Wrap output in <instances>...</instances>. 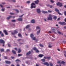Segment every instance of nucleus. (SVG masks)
<instances>
[{
    "label": "nucleus",
    "instance_id": "obj_1",
    "mask_svg": "<svg viewBox=\"0 0 66 66\" xmlns=\"http://www.w3.org/2000/svg\"><path fill=\"white\" fill-rule=\"evenodd\" d=\"M35 3H32L31 4V7H30L31 9H33V8H35L36 7V5H35V4H38V3H39V0H37L34 1Z\"/></svg>",
    "mask_w": 66,
    "mask_h": 66
},
{
    "label": "nucleus",
    "instance_id": "obj_2",
    "mask_svg": "<svg viewBox=\"0 0 66 66\" xmlns=\"http://www.w3.org/2000/svg\"><path fill=\"white\" fill-rule=\"evenodd\" d=\"M49 63H48V62H44V63H43V64L44 65H46V66H53V64L52 63V62H49Z\"/></svg>",
    "mask_w": 66,
    "mask_h": 66
},
{
    "label": "nucleus",
    "instance_id": "obj_3",
    "mask_svg": "<svg viewBox=\"0 0 66 66\" xmlns=\"http://www.w3.org/2000/svg\"><path fill=\"white\" fill-rule=\"evenodd\" d=\"M49 17L47 18L48 20H52V15L51 14H49Z\"/></svg>",
    "mask_w": 66,
    "mask_h": 66
},
{
    "label": "nucleus",
    "instance_id": "obj_4",
    "mask_svg": "<svg viewBox=\"0 0 66 66\" xmlns=\"http://www.w3.org/2000/svg\"><path fill=\"white\" fill-rule=\"evenodd\" d=\"M59 23L62 26H66V23L65 22H59Z\"/></svg>",
    "mask_w": 66,
    "mask_h": 66
},
{
    "label": "nucleus",
    "instance_id": "obj_5",
    "mask_svg": "<svg viewBox=\"0 0 66 66\" xmlns=\"http://www.w3.org/2000/svg\"><path fill=\"white\" fill-rule=\"evenodd\" d=\"M56 5L57 6L61 7L62 6V3L59 2H58L57 3H56Z\"/></svg>",
    "mask_w": 66,
    "mask_h": 66
},
{
    "label": "nucleus",
    "instance_id": "obj_6",
    "mask_svg": "<svg viewBox=\"0 0 66 66\" xmlns=\"http://www.w3.org/2000/svg\"><path fill=\"white\" fill-rule=\"evenodd\" d=\"M55 11H56V12H57V13H58V14H59V15H62V14L61 13H60L59 12V10H58V9H55Z\"/></svg>",
    "mask_w": 66,
    "mask_h": 66
},
{
    "label": "nucleus",
    "instance_id": "obj_7",
    "mask_svg": "<svg viewBox=\"0 0 66 66\" xmlns=\"http://www.w3.org/2000/svg\"><path fill=\"white\" fill-rule=\"evenodd\" d=\"M55 27H52L51 28V31L52 32H54V33H55V32L54 31H56V30L55 29Z\"/></svg>",
    "mask_w": 66,
    "mask_h": 66
},
{
    "label": "nucleus",
    "instance_id": "obj_8",
    "mask_svg": "<svg viewBox=\"0 0 66 66\" xmlns=\"http://www.w3.org/2000/svg\"><path fill=\"white\" fill-rule=\"evenodd\" d=\"M0 43L1 44H5V42L3 39H0Z\"/></svg>",
    "mask_w": 66,
    "mask_h": 66
},
{
    "label": "nucleus",
    "instance_id": "obj_9",
    "mask_svg": "<svg viewBox=\"0 0 66 66\" xmlns=\"http://www.w3.org/2000/svg\"><path fill=\"white\" fill-rule=\"evenodd\" d=\"M14 33L13 32L12 33V35H15V34H17V33H18V32L17 31H16V30H14Z\"/></svg>",
    "mask_w": 66,
    "mask_h": 66
},
{
    "label": "nucleus",
    "instance_id": "obj_10",
    "mask_svg": "<svg viewBox=\"0 0 66 66\" xmlns=\"http://www.w3.org/2000/svg\"><path fill=\"white\" fill-rule=\"evenodd\" d=\"M44 56V55L41 54H39L38 55V56L39 57H43Z\"/></svg>",
    "mask_w": 66,
    "mask_h": 66
},
{
    "label": "nucleus",
    "instance_id": "obj_11",
    "mask_svg": "<svg viewBox=\"0 0 66 66\" xmlns=\"http://www.w3.org/2000/svg\"><path fill=\"white\" fill-rule=\"evenodd\" d=\"M37 13L38 14H39V13H40L41 11H40V10L39 9H37Z\"/></svg>",
    "mask_w": 66,
    "mask_h": 66
},
{
    "label": "nucleus",
    "instance_id": "obj_12",
    "mask_svg": "<svg viewBox=\"0 0 66 66\" xmlns=\"http://www.w3.org/2000/svg\"><path fill=\"white\" fill-rule=\"evenodd\" d=\"M5 62L6 63V64H10L11 63V62L9 61H5Z\"/></svg>",
    "mask_w": 66,
    "mask_h": 66
},
{
    "label": "nucleus",
    "instance_id": "obj_13",
    "mask_svg": "<svg viewBox=\"0 0 66 66\" xmlns=\"http://www.w3.org/2000/svg\"><path fill=\"white\" fill-rule=\"evenodd\" d=\"M31 53V51H29L28 53H27L26 55L28 56V55H30Z\"/></svg>",
    "mask_w": 66,
    "mask_h": 66
},
{
    "label": "nucleus",
    "instance_id": "obj_14",
    "mask_svg": "<svg viewBox=\"0 0 66 66\" xmlns=\"http://www.w3.org/2000/svg\"><path fill=\"white\" fill-rule=\"evenodd\" d=\"M4 32L5 33V35H8V34L7 33V31H6V30H4Z\"/></svg>",
    "mask_w": 66,
    "mask_h": 66
},
{
    "label": "nucleus",
    "instance_id": "obj_15",
    "mask_svg": "<svg viewBox=\"0 0 66 66\" xmlns=\"http://www.w3.org/2000/svg\"><path fill=\"white\" fill-rule=\"evenodd\" d=\"M17 20H18V21H22V19L21 18H18L17 19Z\"/></svg>",
    "mask_w": 66,
    "mask_h": 66
},
{
    "label": "nucleus",
    "instance_id": "obj_16",
    "mask_svg": "<svg viewBox=\"0 0 66 66\" xmlns=\"http://www.w3.org/2000/svg\"><path fill=\"white\" fill-rule=\"evenodd\" d=\"M57 32L58 33V34H61V35H63V33L62 32H60V31H58Z\"/></svg>",
    "mask_w": 66,
    "mask_h": 66
},
{
    "label": "nucleus",
    "instance_id": "obj_17",
    "mask_svg": "<svg viewBox=\"0 0 66 66\" xmlns=\"http://www.w3.org/2000/svg\"><path fill=\"white\" fill-rule=\"evenodd\" d=\"M42 12L43 14H47L48 12L47 11H42Z\"/></svg>",
    "mask_w": 66,
    "mask_h": 66
},
{
    "label": "nucleus",
    "instance_id": "obj_18",
    "mask_svg": "<svg viewBox=\"0 0 66 66\" xmlns=\"http://www.w3.org/2000/svg\"><path fill=\"white\" fill-rule=\"evenodd\" d=\"M41 61L43 62H46V60L45 59H41Z\"/></svg>",
    "mask_w": 66,
    "mask_h": 66
},
{
    "label": "nucleus",
    "instance_id": "obj_19",
    "mask_svg": "<svg viewBox=\"0 0 66 66\" xmlns=\"http://www.w3.org/2000/svg\"><path fill=\"white\" fill-rule=\"evenodd\" d=\"M12 52L13 53V54H16V51H15L14 50H12Z\"/></svg>",
    "mask_w": 66,
    "mask_h": 66
},
{
    "label": "nucleus",
    "instance_id": "obj_20",
    "mask_svg": "<svg viewBox=\"0 0 66 66\" xmlns=\"http://www.w3.org/2000/svg\"><path fill=\"white\" fill-rule=\"evenodd\" d=\"M18 36L19 37H21V38H22V36H21V35L20 34H19Z\"/></svg>",
    "mask_w": 66,
    "mask_h": 66
},
{
    "label": "nucleus",
    "instance_id": "obj_21",
    "mask_svg": "<svg viewBox=\"0 0 66 66\" xmlns=\"http://www.w3.org/2000/svg\"><path fill=\"white\" fill-rule=\"evenodd\" d=\"M53 18L54 19V20H55L56 19V18H57V17L56 16H54Z\"/></svg>",
    "mask_w": 66,
    "mask_h": 66
},
{
    "label": "nucleus",
    "instance_id": "obj_22",
    "mask_svg": "<svg viewBox=\"0 0 66 66\" xmlns=\"http://www.w3.org/2000/svg\"><path fill=\"white\" fill-rule=\"evenodd\" d=\"M31 23H35V20H32L31 21Z\"/></svg>",
    "mask_w": 66,
    "mask_h": 66
},
{
    "label": "nucleus",
    "instance_id": "obj_23",
    "mask_svg": "<svg viewBox=\"0 0 66 66\" xmlns=\"http://www.w3.org/2000/svg\"><path fill=\"white\" fill-rule=\"evenodd\" d=\"M21 51V50H20V48H19L18 49V53H20Z\"/></svg>",
    "mask_w": 66,
    "mask_h": 66
},
{
    "label": "nucleus",
    "instance_id": "obj_24",
    "mask_svg": "<svg viewBox=\"0 0 66 66\" xmlns=\"http://www.w3.org/2000/svg\"><path fill=\"white\" fill-rule=\"evenodd\" d=\"M9 16V17H7V20H9V19H10V18L12 17L11 16Z\"/></svg>",
    "mask_w": 66,
    "mask_h": 66
},
{
    "label": "nucleus",
    "instance_id": "obj_25",
    "mask_svg": "<svg viewBox=\"0 0 66 66\" xmlns=\"http://www.w3.org/2000/svg\"><path fill=\"white\" fill-rule=\"evenodd\" d=\"M30 37L31 38H33L34 37V35L33 34H31L30 35Z\"/></svg>",
    "mask_w": 66,
    "mask_h": 66
},
{
    "label": "nucleus",
    "instance_id": "obj_26",
    "mask_svg": "<svg viewBox=\"0 0 66 66\" xmlns=\"http://www.w3.org/2000/svg\"><path fill=\"white\" fill-rule=\"evenodd\" d=\"M0 51L1 52H4V49H0Z\"/></svg>",
    "mask_w": 66,
    "mask_h": 66
},
{
    "label": "nucleus",
    "instance_id": "obj_27",
    "mask_svg": "<svg viewBox=\"0 0 66 66\" xmlns=\"http://www.w3.org/2000/svg\"><path fill=\"white\" fill-rule=\"evenodd\" d=\"M51 59V57H47L46 59H47V60H49L50 59Z\"/></svg>",
    "mask_w": 66,
    "mask_h": 66
},
{
    "label": "nucleus",
    "instance_id": "obj_28",
    "mask_svg": "<svg viewBox=\"0 0 66 66\" xmlns=\"http://www.w3.org/2000/svg\"><path fill=\"white\" fill-rule=\"evenodd\" d=\"M40 30H39L37 32V35L39 33H40Z\"/></svg>",
    "mask_w": 66,
    "mask_h": 66
},
{
    "label": "nucleus",
    "instance_id": "obj_29",
    "mask_svg": "<svg viewBox=\"0 0 66 66\" xmlns=\"http://www.w3.org/2000/svg\"><path fill=\"white\" fill-rule=\"evenodd\" d=\"M57 64H61V61H57Z\"/></svg>",
    "mask_w": 66,
    "mask_h": 66
},
{
    "label": "nucleus",
    "instance_id": "obj_30",
    "mask_svg": "<svg viewBox=\"0 0 66 66\" xmlns=\"http://www.w3.org/2000/svg\"><path fill=\"white\" fill-rule=\"evenodd\" d=\"M30 27V25H28L26 27V29H28Z\"/></svg>",
    "mask_w": 66,
    "mask_h": 66
},
{
    "label": "nucleus",
    "instance_id": "obj_31",
    "mask_svg": "<svg viewBox=\"0 0 66 66\" xmlns=\"http://www.w3.org/2000/svg\"><path fill=\"white\" fill-rule=\"evenodd\" d=\"M61 63L62 64H65V62L63 61H62L61 62Z\"/></svg>",
    "mask_w": 66,
    "mask_h": 66
},
{
    "label": "nucleus",
    "instance_id": "obj_32",
    "mask_svg": "<svg viewBox=\"0 0 66 66\" xmlns=\"http://www.w3.org/2000/svg\"><path fill=\"white\" fill-rule=\"evenodd\" d=\"M40 29V28H39V27L38 26L36 28V30H38V29Z\"/></svg>",
    "mask_w": 66,
    "mask_h": 66
},
{
    "label": "nucleus",
    "instance_id": "obj_33",
    "mask_svg": "<svg viewBox=\"0 0 66 66\" xmlns=\"http://www.w3.org/2000/svg\"><path fill=\"white\" fill-rule=\"evenodd\" d=\"M11 21L13 22H16V20H12Z\"/></svg>",
    "mask_w": 66,
    "mask_h": 66
},
{
    "label": "nucleus",
    "instance_id": "obj_34",
    "mask_svg": "<svg viewBox=\"0 0 66 66\" xmlns=\"http://www.w3.org/2000/svg\"><path fill=\"white\" fill-rule=\"evenodd\" d=\"M37 49V48H36V47H35L33 48V50L35 51H36Z\"/></svg>",
    "mask_w": 66,
    "mask_h": 66
},
{
    "label": "nucleus",
    "instance_id": "obj_35",
    "mask_svg": "<svg viewBox=\"0 0 66 66\" xmlns=\"http://www.w3.org/2000/svg\"><path fill=\"white\" fill-rule=\"evenodd\" d=\"M40 46L41 47H44V46L43 45L40 44Z\"/></svg>",
    "mask_w": 66,
    "mask_h": 66
},
{
    "label": "nucleus",
    "instance_id": "obj_36",
    "mask_svg": "<svg viewBox=\"0 0 66 66\" xmlns=\"http://www.w3.org/2000/svg\"><path fill=\"white\" fill-rule=\"evenodd\" d=\"M15 11H16V12L18 13H19V11L17 9H15Z\"/></svg>",
    "mask_w": 66,
    "mask_h": 66
},
{
    "label": "nucleus",
    "instance_id": "obj_37",
    "mask_svg": "<svg viewBox=\"0 0 66 66\" xmlns=\"http://www.w3.org/2000/svg\"><path fill=\"white\" fill-rule=\"evenodd\" d=\"M27 3L28 4H29L30 3V1H27Z\"/></svg>",
    "mask_w": 66,
    "mask_h": 66
},
{
    "label": "nucleus",
    "instance_id": "obj_38",
    "mask_svg": "<svg viewBox=\"0 0 66 66\" xmlns=\"http://www.w3.org/2000/svg\"><path fill=\"white\" fill-rule=\"evenodd\" d=\"M37 53H38L39 52V51L37 50V49L35 51Z\"/></svg>",
    "mask_w": 66,
    "mask_h": 66
},
{
    "label": "nucleus",
    "instance_id": "obj_39",
    "mask_svg": "<svg viewBox=\"0 0 66 66\" xmlns=\"http://www.w3.org/2000/svg\"><path fill=\"white\" fill-rule=\"evenodd\" d=\"M50 2H51V3H54V1L52 0H51L50 1Z\"/></svg>",
    "mask_w": 66,
    "mask_h": 66
},
{
    "label": "nucleus",
    "instance_id": "obj_40",
    "mask_svg": "<svg viewBox=\"0 0 66 66\" xmlns=\"http://www.w3.org/2000/svg\"><path fill=\"white\" fill-rule=\"evenodd\" d=\"M22 54H18V56L19 57V56H22Z\"/></svg>",
    "mask_w": 66,
    "mask_h": 66
},
{
    "label": "nucleus",
    "instance_id": "obj_41",
    "mask_svg": "<svg viewBox=\"0 0 66 66\" xmlns=\"http://www.w3.org/2000/svg\"><path fill=\"white\" fill-rule=\"evenodd\" d=\"M1 36L2 37H3V36H4V35L3 34V33H2L1 34Z\"/></svg>",
    "mask_w": 66,
    "mask_h": 66
},
{
    "label": "nucleus",
    "instance_id": "obj_42",
    "mask_svg": "<svg viewBox=\"0 0 66 66\" xmlns=\"http://www.w3.org/2000/svg\"><path fill=\"white\" fill-rule=\"evenodd\" d=\"M5 59H7L8 57L6 56H4Z\"/></svg>",
    "mask_w": 66,
    "mask_h": 66
},
{
    "label": "nucleus",
    "instance_id": "obj_43",
    "mask_svg": "<svg viewBox=\"0 0 66 66\" xmlns=\"http://www.w3.org/2000/svg\"><path fill=\"white\" fill-rule=\"evenodd\" d=\"M64 15L65 16H66V11L64 12Z\"/></svg>",
    "mask_w": 66,
    "mask_h": 66
},
{
    "label": "nucleus",
    "instance_id": "obj_44",
    "mask_svg": "<svg viewBox=\"0 0 66 66\" xmlns=\"http://www.w3.org/2000/svg\"><path fill=\"white\" fill-rule=\"evenodd\" d=\"M10 14L11 15H14V14H15V13H10Z\"/></svg>",
    "mask_w": 66,
    "mask_h": 66
},
{
    "label": "nucleus",
    "instance_id": "obj_45",
    "mask_svg": "<svg viewBox=\"0 0 66 66\" xmlns=\"http://www.w3.org/2000/svg\"><path fill=\"white\" fill-rule=\"evenodd\" d=\"M19 60L18 59H17L16 60H15V62H19Z\"/></svg>",
    "mask_w": 66,
    "mask_h": 66
},
{
    "label": "nucleus",
    "instance_id": "obj_46",
    "mask_svg": "<svg viewBox=\"0 0 66 66\" xmlns=\"http://www.w3.org/2000/svg\"><path fill=\"white\" fill-rule=\"evenodd\" d=\"M48 13H52V11H50V10H48Z\"/></svg>",
    "mask_w": 66,
    "mask_h": 66
},
{
    "label": "nucleus",
    "instance_id": "obj_47",
    "mask_svg": "<svg viewBox=\"0 0 66 66\" xmlns=\"http://www.w3.org/2000/svg\"><path fill=\"white\" fill-rule=\"evenodd\" d=\"M48 47H49V48H51L52 47V46L51 45H49V46H48Z\"/></svg>",
    "mask_w": 66,
    "mask_h": 66
},
{
    "label": "nucleus",
    "instance_id": "obj_48",
    "mask_svg": "<svg viewBox=\"0 0 66 66\" xmlns=\"http://www.w3.org/2000/svg\"><path fill=\"white\" fill-rule=\"evenodd\" d=\"M23 15H24V14H22V15H21V16H19V17H22V16H23Z\"/></svg>",
    "mask_w": 66,
    "mask_h": 66
},
{
    "label": "nucleus",
    "instance_id": "obj_49",
    "mask_svg": "<svg viewBox=\"0 0 66 66\" xmlns=\"http://www.w3.org/2000/svg\"><path fill=\"white\" fill-rule=\"evenodd\" d=\"M32 39L33 40H35V37H34V38H32Z\"/></svg>",
    "mask_w": 66,
    "mask_h": 66
},
{
    "label": "nucleus",
    "instance_id": "obj_50",
    "mask_svg": "<svg viewBox=\"0 0 66 66\" xmlns=\"http://www.w3.org/2000/svg\"><path fill=\"white\" fill-rule=\"evenodd\" d=\"M8 46L9 47H11V45H10V44H8Z\"/></svg>",
    "mask_w": 66,
    "mask_h": 66
},
{
    "label": "nucleus",
    "instance_id": "obj_51",
    "mask_svg": "<svg viewBox=\"0 0 66 66\" xmlns=\"http://www.w3.org/2000/svg\"><path fill=\"white\" fill-rule=\"evenodd\" d=\"M12 1L13 2H16V1L15 0H12Z\"/></svg>",
    "mask_w": 66,
    "mask_h": 66
},
{
    "label": "nucleus",
    "instance_id": "obj_52",
    "mask_svg": "<svg viewBox=\"0 0 66 66\" xmlns=\"http://www.w3.org/2000/svg\"><path fill=\"white\" fill-rule=\"evenodd\" d=\"M11 58L12 59H15V57H13L12 56H11Z\"/></svg>",
    "mask_w": 66,
    "mask_h": 66
},
{
    "label": "nucleus",
    "instance_id": "obj_53",
    "mask_svg": "<svg viewBox=\"0 0 66 66\" xmlns=\"http://www.w3.org/2000/svg\"><path fill=\"white\" fill-rule=\"evenodd\" d=\"M50 8H52V7H53V6L52 5H50Z\"/></svg>",
    "mask_w": 66,
    "mask_h": 66
},
{
    "label": "nucleus",
    "instance_id": "obj_54",
    "mask_svg": "<svg viewBox=\"0 0 66 66\" xmlns=\"http://www.w3.org/2000/svg\"><path fill=\"white\" fill-rule=\"evenodd\" d=\"M2 11H4V9H2Z\"/></svg>",
    "mask_w": 66,
    "mask_h": 66
},
{
    "label": "nucleus",
    "instance_id": "obj_55",
    "mask_svg": "<svg viewBox=\"0 0 66 66\" xmlns=\"http://www.w3.org/2000/svg\"><path fill=\"white\" fill-rule=\"evenodd\" d=\"M7 52H9V51H10V50L7 49L6 50Z\"/></svg>",
    "mask_w": 66,
    "mask_h": 66
},
{
    "label": "nucleus",
    "instance_id": "obj_56",
    "mask_svg": "<svg viewBox=\"0 0 66 66\" xmlns=\"http://www.w3.org/2000/svg\"><path fill=\"white\" fill-rule=\"evenodd\" d=\"M2 4H5V3L4 2L2 3Z\"/></svg>",
    "mask_w": 66,
    "mask_h": 66
},
{
    "label": "nucleus",
    "instance_id": "obj_57",
    "mask_svg": "<svg viewBox=\"0 0 66 66\" xmlns=\"http://www.w3.org/2000/svg\"><path fill=\"white\" fill-rule=\"evenodd\" d=\"M14 49L16 51H18L17 49V48H15Z\"/></svg>",
    "mask_w": 66,
    "mask_h": 66
},
{
    "label": "nucleus",
    "instance_id": "obj_58",
    "mask_svg": "<svg viewBox=\"0 0 66 66\" xmlns=\"http://www.w3.org/2000/svg\"><path fill=\"white\" fill-rule=\"evenodd\" d=\"M47 7H50V5H47Z\"/></svg>",
    "mask_w": 66,
    "mask_h": 66
},
{
    "label": "nucleus",
    "instance_id": "obj_59",
    "mask_svg": "<svg viewBox=\"0 0 66 66\" xmlns=\"http://www.w3.org/2000/svg\"><path fill=\"white\" fill-rule=\"evenodd\" d=\"M44 58L45 59H47V57H46L44 56Z\"/></svg>",
    "mask_w": 66,
    "mask_h": 66
},
{
    "label": "nucleus",
    "instance_id": "obj_60",
    "mask_svg": "<svg viewBox=\"0 0 66 66\" xmlns=\"http://www.w3.org/2000/svg\"><path fill=\"white\" fill-rule=\"evenodd\" d=\"M64 8H65L66 9V5H65L64 6Z\"/></svg>",
    "mask_w": 66,
    "mask_h": 66
},
{
    "label": "nucleus",
    "instance_id": "obj_61",
    "mask_svg": "<svg viewBox=\"0 0 66 66\" xmlns=\"http://www.w3.org/2000/svg\"><path fill=\"white\" fill-rule=\"evenodd\" d=\"M2 33V31H0V34H1Z\"/></svg>",
    "mask_w": 66,
    "mask_h": 66
},
{
    "label": "nucleus",
    "instance_id": "obj_62",
    "mask_svg": "<svg viewBox=\"0 0 66 66\" xmlns=\"http://www.w3.org/2000/svg\"><path fill=\"white\" fill-rule=\"evenodd\" d=\"M64 20V21L65 22H66V18H65Z\"/></svg>",
    "mask_w": 66,
    "mask_h": 66
},
{
    "label": "nucleus",
    "instance_id": "obj_63",
    "mask_svg": "<svg viewBox=\"0 0 66 66\" xmlns=\"http://www.w3.org/2000/svg\"><path fill=\"white\" fill-rule=\"evenodd\" d=\"M16 66H20V65L18 64H17L16 65Z\"/></svg>",
    "mask_w": 66,
    "mask_h": 66
},
{
    "label": "nucleus",
    "instance_id": "obj_64",
    "mask_svg": "<svg viewBox=\"0 0 66 66\" xmlns=\"http://www.w3.org/2000/svg\"><path fill=\"white\" fill-rule=\"evenodd\" d=\"M64 28L65 29H66V26H64Z\"/></svg>",
    "mask_w": 66,
    "mask_h": 66
}]
</instances>
